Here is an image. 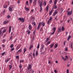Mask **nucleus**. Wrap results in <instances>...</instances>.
Instances as JSON below:
<instances>
[{
  "label": "nucleus",
  "instance_id": "nucleus-1",
  "mask_svg": "<svg viewBox=\"0 0 73 73\" xmlns=\"http://www.w3.org/2000/svg\"><path fill=\"white\" fill-rule=\"evenodd\" d=\"M43 1L42 0H38V3L40 4V12H41L42 11V3Z\"/></svg>",
  "mask_w": 73,
  "mask_h": 73
},
{
  "label": "nucleus",
  "instance_id": "nucleus-2",
  "mask_svg": "<svg viewBox=\"0 0 73 73\" xmlns=\"http://www.w3.org/2000/svg\"><path fill=\"white\" fill-rule=\"evenodd\" d=\"M52 17H50L49 19L47 21L48 24H49L50 23H51L52 22Z\"/></svg>",
  "mask_w": 73,
  "mask_h": 73
},
{
  "label": "nucleus",
  "instance_id": "nucleus-3",
  "mask_svg": "<svg viewBox=\"0 0 73 73\" xmlns=\"http://www.w3.org/2000/svg\"><path fill=\"white\" fill-rule=\"evenodd\" d=\"M72 12H73V10H72L70 11H68L67 13V15L68 16H70L72 14Z\"/></svg>",
  "mask_w": 73,
  "mask_h": 73
},
{
  "label": "nucleus",
  "instance_id": "nucleus-4",
  "mask_svg": "<svg viewBox=\"0 0 73 73\" xmlns=\"http://www.w3.org/2000/svg\"><path fill=\"white\" fill-rule=\"evenodd\" d=\"M18 19L22 23H24L25 21V19L23 18H18Z\"/></svg>",
  "mask_w": 73,
  "mask_h": 73
},
{
  "label": "nucleus",
  "instance_id": "nucleus-5",
  "mask_svg": "<svg viewBox=\"0 0 73 73\" xmlns=\"http://www.w3.org/2000/svg\"><path fill=\"white\" fill-rule=\"evenodd\" d=\"M58 13V12L57 11H55L54 13H53V15H52V16H56V15Z\"/></svg>",
  "mask_w": 73,
  "mask_h": 73
},
{
  "label": "nucleus",
  "instance_id": "nucleus-6",
  "mask_svg": "<svg viewBox=\"0 0 73 73\" xmlns=\"http://www.w3.org/2000/svg\"><path fill=\"white\" fill-rule=\"evenodd\" d=\"M9 11H12L13 9V7H11V6H9L8 8Z\"/></svg>",
  "mask_w": 73,
  "mask_h": 73
},
{
  "label": "nucleus",
  "instance_id": "nucleus-7",
  "mask_svg": "<svg viewBox=\"0 0 73 73\" xmlns=\"http://www.w3.org/2000/svg\"><path fill=\"white\" fill-rule=\"evenodd\" d=\"M9 21H5L3 22V24H7V23H9Z\"/></svg>",
  "mask_w": 73,
  "mask_h": 73
},
{
  "label": "nucleus",
  "instance_id": "nucleus-8",
  "mask_svg": "<svg viewBox=\"0 0 73 73\" xmlns=\"http://www.w3.org/2000/svg\"><path fill=\"white\" fill-rule=\"evenodd\" d=\"M30 69H32L31 68V65L29 64L28 66V70H29Z\"/></svg>",
  "mask_w": 73,
  "mask_h": 73
},
{
  "label": "nucleus",
  "instance_id": "nucleus-9",
  "mask_svg": "<svg viewBox=\"0 0 73 73\" xmlns=\"http://www.w3.org/2000/svg\"><path fill=\"white\" fill-rule=\"evenodd\" d=\"M25 9L26 11H29L30 10V9L27 8L26 7H25Z\"/></svg>",
  "mask_w": 73,
  "mask_h": 73
},
{
  "label": "nucleus",
  "instance_id": "nucleus-10",
  "mask_svg": "<svg viewBox=\"0 0 73 73\" xmlns=\"http://www.w3.org/2000/svg\"><path fill=\"white\" fill-rule=\"evenodd\" d=\"M29 30H31V29H32V26H31V25H29Z\"/></svg>",
  "mask_w": 73,
  "mask_h": 73
},
{
  "label": "nucleus",
  "instance_id": "nucleus-11",
  "mask_svg": "<svg viewBox=\"0 0 73 73\" xmlns=\"http://www.w3.org/2000/svg\"><path fill=\"white\" fill-rule=\"evenodd\" d=\"M25 5L26 6H28L29 5V3L28 2V1H27L25 3Z\"/></svg>",
  "mask_w": 73,
  "mask_h": 73
},
{
  "label": "nucleus",
  "instance_id": "nucleus-12",
  "mask_svg": "<svg viewBox=\"0 0 73 73\" xmlns=\"http://www.w3.org/2000/svg\"><path fill=\"white\" fill-rule=\"evenodd\" d=\"M11 60L10 58H8L5 60V62H8L9 61V60Z\"/></svg>",
  "mask_w": 73,
  "mask_h": 73
},
{
  "label": "nucleus",
  "instance_id": "nucleus-13",
  "mask_svg": "<svg viewBox=\"0 0 73 73\" xmlns=\"http://www.w3.org/2000/svg\"><path fill=\"white\" fill-rule=\"evenodd\" d=\"M65 30V28H64V27L63 26H62V31H64Z\"/></svg>",
  "mask_w": 73,
  "mask_h": 73
},
{
  "label": "nucleus",
  "instance_id": "nucleus-14",
  "mask_svg": "<svg viewBox=\"0 0 73 73\" xmlns=\"http://www.w3.org/2000/svg\"><path fill=\"white\" fill-rule=\"evenodd\" d=\"M53 10H52L49 13V14L50 15H52V13H53Z\"/></svg>",
  "mask_w": 73,
  "mask_h": 73
},
{
  "label": "nucleus",
  "instance_id": "nucleus-15",
  "mask_svg": "<svg viewBox=\"0 0 73 73\" xmlns=\"http://www.w3.org/2000/svg\"><path fill=\"white\" fill-rule=\"evenodd\" d=\"M50 45V48H52L53 46H54V44H51Z\"/></svg>",
  "mask_w": 73,
  "mask_h": 73
},
{
  "label": "nucleus",
  "instance_id": "nucleus-16",
  "mask_svg": "<svg viewBox=\"0 0 73 73\" xmlns=\"http://www.w3.org/2000/svg\"><path fill=\"white\" fill-rule=\"evenodd\" d=\"M42 27H44V26H45V23L44 22H42Z\"/></svg>",
  "mask_w": 73,
  "mask_h": 73
},
{
  "label": "nucleus",
  "instance_id": "nucleus-17",
  "mask_svg": "<svg viewBox=\"0 0 73 73\" xmlns=\"http://www.w3.org/2000/svg\"><path fill=\"white\" fill-rule=\"evenodd\" d=\"M27 51V49L26 48H24L23 49V52H24V53L23 54H24L25 53V52Z\"/></svg>",
  "mask_w": 73,
  "mask_h": 73
},
{
  "label": "nucleus",
  "instance_id": "nucleus-18",
  "mask_svg": "<svg viewBox=\"0 0 73 73\" xmlns=\"http://www.w3.org/2000/svg\"><path fill=\"white\" fill-rule=\"evenodd\" d=\"M22 51V49L21 48L17 51V53H19L20 52H21Z\"/></svg>",
  "mask_w": 73,
  "mask_h": 73
},
{
  "label": "nucleus",
  "instance_id": "nucleus-19",
  "mask_svg": "<svg viewBox=\"0 0 73 73\" xmlns=\"http://www.w3.org/2000/svg\"><path fill=\"white\" fill-rule=\"evenodd\" d=\"M49 10V5H47V6L46 7V11H48V10Z\"/></svg>",
  "mask_w": 73,
  "mask_h": 73
},
{
  "label": "nucleus",
  "instance_id": "nucleus-20",
  "mask_svg": "<svg viewBox=\"0 0 73 73\" xmlns=\"http://www.w3.org/2000/svg\"><path fill=\"white\" fill-rule=\"evenodd\" d=\"M9 33H10V32H11V26H10L9 27Z\"/></svg>",
  "mask_w": 73,
  "mask_h": 73
},
{
  "label": "nucleus",
  "instance_id": "nucleus-21",
  "mask_svg": "<svg viewBox=\"0 0 73 73\" xmlns=\"http://www.w3.org/2000/svg\"><path fill=\"white\" fill-rule=\"evenodd\" d=\"M58 47V44H55V45L54 46V48H57Z\"/></svg>",
  "mask_w": 73,
  "mask_h": 73
},
{
  "label": "nucleus",
  "instance_id": "nucleus-22",
  "mask_svg": "<svg viewBox=\"0 0 73 73\" xmlns=\"http://www.w3.org/2000/svg\"><path fill=\"white\" fill-rule=\"evenodd\" d=\"M57 6L56 5H54V6L53 7V8L54 9H56V8H57Z\"/></svg>",
  "mask_w": 73,
  "mask_h": 73
},
{
  "label": "nucleus",
  "instance_id": "nucleus-23",
  "mask_svg": "<svg viewBox=\"0 0 73 73\" xmlns=\"http://www.w3.org/2000/svg\"><path fill=\"white\" fill-rule=\"evenodd\" d=\"M7 5H4L3 6V8H7Z\"/></svg>",
  "mask_w": 73,
  "mask_h": 73
},
{
  "label": "nucleus",
  "instance_id": "nucleus-24",
  "mask_svg": "<svg viewBox=\"0 0 73 73\" xmlns=\"http://www.w3.org/2000/svg\"><path fill=\"white\" fill-rule=\"evenodd\" d=\"M20 47H21V45H20V47H19V46H17L16 48V50H18V49H19V48H20Z\"/></svg>",
  "mask_w": 73,
  "mask_h": 73
},
{
  "label": "nucleus",
  "instance_id": "nucleus-25",
  "mask_svg": "<svg viewBox=\"0 0 73 73\" xmlns=\"http://www.w3.org/2000/svg\"><path fill=\"white\" fill-rule=\"evenodd\" d=\"M9 70H11V69L12 68V66L11 65H9Z\"/></svg>",
  "mask_w": 73,
  "mask_h": 73
},
{
  "label": "nucleus",
  "instance_id": "nucleus-26",
  "mask_svg": "<svg viewBox=\"0 0 73 73\" xmlns=\"http://www.w3.org/2000/svg\"><path fill=\"white\" fill-rule=\"evenodd\" d=\"M33 45H31L29 47V49H32V48H33Z\"/></svg>",
  "mask_w": 73,
  "mask_h": 73
},
{
  "label": "nucleus",
  "instance_id": "nucleus-27",
  "mask_svg": "<svg viewBox=\"0 0 73 73\" xmlns=\"http://www.w3.org/2000/svg\"><path fill=\"white\" fill-rule=\"evenodd\" d=\"M47 3L46 1H44L43 4L44 5H46Z\"/></svg>",
  "mask_w": 73,
  "mask_h": 73
},
{
  "label": "nucleus",
  "instance_id": "nucleus-28",
  "mask_svg": "<svg viewBox=\"0 0 73 73\" xmlns=\"http://www.w3.org/2000/svg\"><path fill=\"white\" fill-rule=\"evenodd\" d=\"M27 32L28 33V35H29L30 33H31V32L29 30H27Z\"/></svg>",
  "mask_w": 73,
  "mask_h": 73
},
{
  "label": "nucleus",
  "instance_id": "nucleus-29",
  "mask_svg": "<svg viewBox=\"0 0 73 73\" xmlns=\"http://www.w3.org/2000/svg\"><path fill=\"white\" fill-rule=\"evenodd\" d=\"M70 38H71V36H70V35H69V37H68L67 38V40H69Z\"/></svg>",
  "mask_w": 73,
  "mask_h": 73
},
{
  "label": "nucleus",
  "instance_id": "nucleus-30",
  "mask_svg": "<svg viewBox=\"0 0 73 73\" xmlns=\"http://www.w3.org/2000/svg\"><path fill=\"white\" fill-rule=\"evenodd\" d=\"M3 33H2V32L1 31V30H0V35L2 36L3 35Z\"/></svg>",
  "mask_w": 73,
  "mask_h": 73
},
{
  "label": "nucleus",
  "instance_id": "nucleus-31",
  "mask_svg": "<svg viewBox=\"0 0 73 73\" xmlns=\"http://www.w3.org/2000/svg\"><path fill=\"white\" fill-rule=\"evenodd\" d=\"M15 49V48H11L10 50V52H12L13 51V50H14Z\"/></svg>",
  "mask_w": 73,
  "mask_h": 73
},
{
  "label": "nucleus",
  "instance_id": "nucleus-32",
  "mask_svg": "<svg viewBox=\"0 0 73 73\" xmlns=\"http://www.w3.org/2000/svg\"><path fill=\"white\" fill-rule=\"evenodd\" d=\"M21 62H24V60H20L19 63L20 64H21Z\"/></svg>",
  "mask_w": 73,
  "mask_h": 73
},
{
  "label": "nucleus",
  "instance_id": "nucleus-33",
  "mask_svg": "<svg viewBox=\"0 0 73 73\" xmlns=\"http://www.w3.org/2000/svg\"><path fill=\"white\" fill-rule=\"evenodd\" d=\"M39 48H40V44H38L37 46V49H39Z\"/></svg>",
  "mask_w": 73,
  "mask_h": 73
},
{
  "label": "nucleus",
  "instance_id": "nucleus-34",
  "mask_svg": "<svg viewBox=\"0 0 73 73\" xmlns=\"http://www.w3.org/2000/svg\"><path fill=\"white\" fill-rule=\"evenodd\" d=\"M10 47L11 48H12L13 47V44H12L11 45V46H10Z\"/></svg>",
  "mask_w": 73,
  "mask_h": 73
},
{
  "label": "nucleus",
  "instance_id": "nucleus-35",
  "mask_svg": "<svg viewBox=\"0 0 73 73\" xmlns=\"http://www.w3.org/2000/svg\"><path fill=\"white\" fill-rule=\"evenodd\" d=\"M56 29V27H54L53 28V30L54 32H55Z\"/></svg>",
  "mask_w": 73,
  "mask_h": 73
},
{
  "label": "nucleus",
  "instance_id": "nucleus-36",
  "mask_svg": "<svg viewBox=\"0 0 73 73\" xmlns=\"http://www.w3.org/2000/svg\"><path fill=\"white\" fill-rule=\"evenodd\" d=\"M22 67V66L21 65V64H20L19 66V68L20 69H21Z\"/></svg>",
  "mask_w": 73,
  "mask_h": 73
},
{
  "label": "nucleus",
  "instance_id": "nucleus-37",
  "mask_svg": "<svg viewBox=\"0 0 73 73\" xmlns=\"http://www.w3.org/2000/svg\"><path fill=\"white\" fill-rule=\"evenodd\" d=\"M6 31H7L6 30V29L4 30L3 31V34L4 33H5V32Z\"/></svg>",
  "mask_w": 73,
  "mask_h": 73
},
{
  "label": "nucleus",
  "instance_id": "nucleus-38",
  "mask_svg": "<svg viewBox=\"0 0 73 73\" xmlns=\"http://www.w3.org/2000/svg\"><path fill=\"white\" fill-rule=\"evenodd\" d=\"M32 25H36V23L35 22H34L32 23Z\"/></svg>",
  "mask_w": 73,
  "mask_h": 73
},
{
  "label": "nucleus",
  "instance_id": "nucleus-39",
  "mask_svg": "<svg viewBox=\"0 0 73 73\" xmlns=\"http://www.w3.org/2000/svg\"><path fill=\"white\" fill-rule=\"evenodd\" d=\"M50 41L48 42V43H47L46 44V45H48V44H50Z\"/></svg>",
  "mask_w": 73,
  "mask_h": 73
},
{
  "label": "nucleus",
  "instance_id": "nucleus-40",
  "mask_svg": "<svg viewBox=\"0 0 73 73\" xmlns=\"http://www.w3.org/2000/svg\"><path fill=\"white\" fill-rule=\"evenodd\" d=\"M41 24H42V22H40L39 23L38 26H40L41 25Z\"/></svg>",
  "mask_w": 73,
  "mask_h": 73
},
{
  "label": "nucleus",
  "instance_id": "nucleus-41",
  "mask_svg": "<svg viewBox=\"0 0 73 73\" xmlns=\"http://www.w3.org/2000/svg\"><path fill=\"white\" fill-rule=\"evenodd\" d=\"M38 51H36V56H37L38 55Z\"/></svg>",
  "mask_w": 73,
  "mask_h": 73
},
{
  "label": "nucleus",
  "instance_id": "nucleus-42",
  "mask_svg": "<svg viewBox=\"0 0 73 73\" xmlns=\"http://www.w3.org/2000/svg\"><path fill=\"white\" fill-rule=\"evenodd\" d=\"M57 3V1H54V5H56Z\"/></svg>",
  "mask_w": 73,
  "mask_h": 73
},
{
  "label": "nucleus",
  "instance_id": "nucleus-43",
  "mask_svg": "<svg viewBox=\"0 0 73 73\" xmlns=\"http://www.w3.org/2000/svg\"><path fill=\"white\" fill-rule=\"evenodd\" d=\"M58 31L60 32H61V28H58Z\"/></svg>",
  "mask_w": 73,
  "mask_h": 73
},
{
  "label": "nucleus",
  "instance_id": "nucleus-44",
  "mask_svg": "<svg viewBox=\"0 0 73 73\" xmlns=\"http://www.w3.org/2000/svg\"><path fill=\"white\" fill-rule=\"evenodd\" d=\"M11 16H9V15H8L7 17V19H9V18H11Z\"/></svg>",
  "mask_w": 73,
  "mask_h": 73
},
{
  "label": "nucleus",
  "instance_id": "nucleus-45",
  "mask_svg": "<svg viewBox=\"0 0 73 73\" xmlns=\"http://www.w3.org/2000/svg\"><path fill=\"white\" fill-rule=\"evenodd\" d=\"M32 3V0H30L29 4H31Z\"/></svg>",
  "mask_w": 73,
  "mask_h": 73
},
{
  "label": "nucleus",
  "instance_id": "nucleus-46",
  "mask_svg": "<svg viewBox=\"0 0 73 73\" xmlns=\"http://www.w3.org/2000/svg\"><path fill=\"white\" fill-rule=\"evenodd\" d=\"M2 46L3 47V48H4L5 47V45L4 44H2Z\"/></svg>",
  "mask_w": 73,
  "mask_h": 73
},
{
  "label": "nucleus",
  "instance_id": "nucleus-47",
  "mask_svg": "<svg viewBox=\"0 0 73 73\" xmlns=\"http://www.w3.org/2000/svg\"><path fill=\"white\" fill-rule=\"evenodd\" d=\"M52 0H50L49 1V3L50 4H52Z\"/></svg>",
  "mask_w": 73,
  "mask_h": 73
},
{
  "label": "nucleus",
  "instance_id": "nucleus-48",
  "mask_svg": "<svg viewBox=\"0 0 73 73\" xmlns=\"http://www.w3.org/2000/svg\"><path fill=\"white\" fill-rule=\"evenodd\" d=\"M65 51H68V48L66 47L65 48Z\"/></svg>",
  "mask_w": 73,
  "mask_h": 73
},
{
  "label": "nucleus",
  "instance_id": "nucleus-49",
  "mask_svg": "<svg viewBox=\"0 0 73 73\" xmlns=\"http://www.w3.org/2000/svg\"><path fill=\"white\" fill-rule=\"evenodd\" d=\"M33 4L35 5H36V1H34L33 2Z\"/></svg>",
  "mask_w": 73,
  "mask_h": 73
},
{
  "label": "nucleus",
  "instance_id": "nucleus-50",
  "mask_svg": "<svg viewBox=\"0 0 73 73\" xmlns=\"http://www.w3.org/2000/svg\"><path fill=\"white\" fill-rule=\"evenodd\" d=\"M16 58L17 59H19V56H16Z\"/></svg>",
  "mask_w": 73,
  "mask_h": 73
},
{
  "label": "nucleus",
  "instance_id": "nucleus-51",
  "mask_svg": "<svg viewBox=\"0 0 73 73\" xmlns=\"http://www.w3.org/2000/svg\"><path fill=\"white\" fill-rule=\"evenodd\" d=\"M5 52H3L2 54V56H4V54H5Z\"/></svg>",
  "mask_w": 73,
  "mask_h": 73
},
{
  "label": "nucleus",
  "instance_id": "nucleus-52",
  "mask_svg": "<svg viewBox=\"0 0 73 73\" xmlns=\"http://www.w3.org/2000/svg\"><path fill=\"white\" fill-rule=\"evenodd\" d=\"M62 58L64 60V61H65L66 60V58H64L63 57H62Z\"/></svg>",
  "mask_w": 73,
  "mask_h": 73
},
{
  "label": "nucleus",
  "instance_id": "nucleus-53",
  "mask_svg": "<svg viewBox=\"0 0 73 73\" xmlns=\"http://www.w3.org/2000/svg\"><path fill=\"white\" fill-rule=\"evenodd\" d=\"M33 57H35V53H33Z\"/></svg>",
  "mask_w": 73,
  "mask_h": 73
},
{
  "label": "nucleus",
  "instance_id": "nucleus-54",
  "mask_svg": "<svg viewBox=\"0 0 73 73\" xmlns=\"http://www.w3.org/2000/svg\"><path fill=\"white\" fill-rule=\"evenodd\" d=\"M40 28V26H38L37 28V29H38H38H39Z\"/></svg>",
  "mask_w": 73,
  "mask_h": 73
},
{
  "label": "nucleus",
  "instance_id": "nucleus-55",
  "mask_svg": "<svg viewBox=\"0 0 73 73\" xmlns=\"http://www.w3.org/2000/svg\"><path fill=\"white\" fill-rule=\"evenodd\" d=\"M66 72H67L66 73H69V70L68 69L67 70Z\"/></svg>",
  "mask_w": 73,
  "mask_h": 73
},
{
  "label": "nucleus",
  "instance_id": "nucleus-56",
  "mask_svg": "<svg viewBox=\"0 0 73 73\" xmlns=\"http://www.w3.org/2000/svg\"><path fill=\"white\" fill-rule=\"evenodd\" d=\"M55 20H56V21H57V16L55 18Z\"/></svg>",
  "mask_w": 73,
  "mask_h": 73
},
{
  "label": "nucleus",
  "instance_id": "nucleus-57",
  "mask_svg": "<svg viewBox=\"0 0 73 73\" xmlns=\"http://www.w3.org/2000/svg\"><path fill=\"white\" fill-rule=\"evenodd\" d=\"M48 63L49 64H51V62H50V60H49L48 61Z\"/></svg>",
  "mask_w": 73,
  "mask_h": 73
},
{
  "label": "nucleus",
  "instance_id": "nucleus-58",
  "mask_svg": "<svg viewBox=\"0 0 73 73\" xmlns=\"http://www.w3.org/2000/svg\"><path fill=\"white\" fill-rule=\"evenodd\" d=\"M54 72L55 73H57V70H54Z\"/></svg>",
  "mask_w": 73,
  "mask_h": 73
},
{
  "label": "nucleus",
  "instance_id": "nucleus-59",
  "mask_svg": "<svg viewBox=\"0 0 73 73\" xmlns=\"http://www.w3.org/2000/svg\"><path fill=\"white\" fill-rule=\"evenodd\" d=\"M7 3L8 4V5H9V1H7Z\"/></svg>",
  "mask_w": 73,
  "mask_h": 73
},
{
  "label": "nucleus",
  "instance_id": "nucleus-60",
  "mask_svg": "<svg viewBox=\"0 0 73 73\" xmlns=\"http://www.w3.org/2000/svg\"><path fill=\"white\" fill-rule=\"evenodd\" d=\"M48 40H49V38H47V39H46V42H47V41H48Z\"/></svg>",
  "mask_w": 73,
  "mask_h": 73
},
{
  "label": "nucleus",
  "instance_id": "nucleus-61",
  "mask_svg": "<svg viewBox=\"0 0 73 73\" xmlns=\"http://www.w3.org/2000/svg\"><path fill=\"white\" fill-rule=\"evenodd\" d=\"M14 71V70H12L10 72V73H13V72Z\"/></svg>",
  "mask_w": 73,
  "mask_h": 73
},
{
  "label": "nucleus",
  "instance_id": "nucleus-62",
  "mask_svg": "<svg viewBox=\"0 0 73 73\" xmlns=\"http://www.w3.org/2000/svg\"><path fill=\"white\" fill-rule=\"evenodd\" d=\"M34 12V10L32 9L31 10V12Z\"/></svg>",
  "mask_w": 73,
  "mask_h": 73
},
{
  "label": "nucleus",
  "instance_id": "nucleus-63",
  "mask_svg": "<svg viewBox=\"0 0 73 73\" xmlns=\"http://www.w3.org/2000/svg\"><path fill=\"white\" fill-rule=\"evenodd\" d=\"M17 3L18 4H20V1H17Z\"/></svg>",
  "mask_w": 73,
  "mask_h": 73
},
{
  "label": "nucleus",
  "instance_id": "nucleus-64",
  "mask_svg": "<svg viewBox=\"0 0 73 73\" xmlns=\"http://www.w3.org/2000/svg\"><path fill=\"white\" fill-rule=\"evenodd\" d=\"M40 32H41V31H42V32H43V30L42 29H40Z\"/></svg>",
  "mask_w": 73,
  "mask_h": 73
}]
</instances>
